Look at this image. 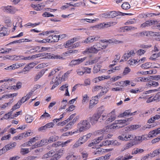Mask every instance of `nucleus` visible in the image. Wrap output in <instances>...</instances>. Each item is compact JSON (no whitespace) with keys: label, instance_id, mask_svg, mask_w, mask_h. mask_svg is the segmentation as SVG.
<instances>
[{"label":"nucleus","instance_id":"nucleus-1","mask_svg":"<svg viewBox=\"0 0 160 160\" xmlns=\"http://www.w3.org/2000/svg\"><path fill=\"white\" fill-rule=\"evenodd\" d=\"M148 137L147 135L135 136L132 134H124L119 136L118 138L120 140L125 141L134 140L138 142H141L143 140H147Z\"/></svg>","mask_w":160,"mask_h":160},{"label":"nucleus","instance_id":"nucleus-2","mask_svg":"<svg viewBox=\"0 0 160 160\" xmlns=\"http://www.w3.org/2000/svg\"><path fill=\"white\" fill-rule=\"evenodd\" d=\"M78 129L75 132H71V135L78 133L88 130L91 127L89 122L86 120L81 121L77 126Z\"/></svg>","mask_w":160,"mask_h":160},{"label":"nucleus","instance_id":"nucleus-3","mask_svg":"<svg viewBox=\"0 0 160 160\" xmlns=\"http://www.w3.org/2000/svg\"><path fill=\"white\" fill-rule=\"evenodd\" d=\"M101 90H102L101 92L100 93H99L97 95L94 97H92V100H90L89 108H90L92 106L97 104L98 101V97H100L102 95H104L105 93H106L108 91V89L107 88L105 87H102V88Z\"/></svg>","mask_w":160,"mask_h":160},{"label":"nucleus","instance_id":"nucleus-4","mask_svg":"<svg viewBox=\"0 0 160 160\" xmlns=\"http://www.w3.org/2000/svg\"><path fill=\"white\" fill-rule=\"evenodd\" d=\"M100 37L97 35L90 36L88 37L85 40L82 42V43L88 44L93 42L94 41L98 40Z\"/></svg>","mask_w":160,"mask_h":160},{"label":"nucleus","instance_id":"nucleus-5","mask_svg":"<svg viewBox=\"0 0 160 160\" xmlns=\"http://www.w3.org/2000/svg\"><path fill=\"white\" fill-rule=\"evenodd\" d=\"M1 8L4 12L11 14L15 13L17 11V9L15 7L11 6L2 7Z\"/></svg>","mask_w":160,"mask_h":160},{"label":"nucleus","instance_id":"nucleus-6","mask_svg":"<svg viewBox=\"0 0 160 160\" xmlns=\"http://www.w3.org/2000/svg\"><path fill=\"white\" fill-rule=\"evenodd\" d=\"M37 57H40L41 56H45L43 57V58L45 59H57L58 58V55H55L54 54H51L50 53H47L46 54L45 53H39L37 55Z\"/></svg>","mask_w":160,"mask_h":160},{"label":"nucleus","instance_id":"nucleus-7","mask_svg":"<svg viewBox=\"0 0 160 160\" xmlns=\"http://www.w3.org/2000/svg\"><path fill=\"white\" fill-rule=\"evenodd\" d=\"M63 154V148H61L57 151L54 154V155L50 158V160H58Z\"/></svg>","mask_w":160,"mask_h":160},{"label":"nucleus","instance_id":"nucleus-8","mask_svg":"<svg viewBox=\"0 0 160 160\" xmlns=\"http://www.w3.org/2000/svg\"><path fill=\"white\" fill-rule=\"evenodd\" d=\"M86 57H84L77 59L72 60L69 63V66L71 67H73L75 65H78L84 61L86 59Z\"/></svg>","mask_w":160,"mask_h":160},{"label":"nucleus","instance_id":"nucleus-9","mask_svg":"<svg viewBox=\"0 0 160 160\" xmlns=\"http://www.w3.org/2000/svg\"><path fill=\"white\" fill-rule=\"evenodd\" d=\"M100 115L98 113L94 114L92 117L89 118V120L92 125L95 124L100 118Z\"/></svg>","mask_w":160,"mask_h":160},{"label":"nucleus","instance_id":"nucleus-10","mask_svg":"<svg viewBox=\"0 0 160 160\" xmlns=\"http://www.w3.org/2000/svg\"><path fill=\"white\" fill-rule=\"evenodd\" d=\"M112 18H113L118 16H124L125 15H131V13H122L119 11H111Z\"/></svg>","mask_w":160,"mask_h":160},{"label":"nucleus","instance_id":"nucleus-11","mask_svg":"<svg viewBox=\"0 0 160 160\" xmlns=\"http://www.w3.org/2000/svg\"><path fill=\"white\" fill-rule=\"evenodd\" d=\"M70 142V140H68L64 142H57L53 143L52 145V147H57L59 146H61L63 147L65 146L66 144L69 143Z\"/></svg>","mask_w":160,"mask_h":160},{"label":"nucleus","instance_id":"nucleus-12","mask_svg":"<svg viewBox=\"0 0 160 160\" xmlns=\"http://www.w3.org/2000/svg\"><path fill=\"white\" fill-rule=\"evenodd\" d=\"M134 54L135 53L133 50L128 51L127 53H125L123 56L124 60L125 61H127L129 57L133 56Z\"/></svg>","mask_w":160,"mask_h":160},{"label":"nucleus","instance_id":"nucleus-13","mask_svg":"<svg viewBox=\"0 0 160 160\" xmlns=\"http://www.w3.org/2000/svg\"><path fill=\"white\" fill-rule=\"evenodd\" d=\"M154 21L152 20L147 21L144 23L142 24L140 27L142 28L149 27L154 24Z\"/></svg>","mask_w":160,"mask_h":160},{"label":"nucleus","instance_id":"nucleus-14","mask_svg":"<svg viewBox=\"0 0 160 160\" xmlns=\"http://www.w3.org/2000/svg\"><path fill=\"white\" fill-rule=\"evenodd\" d=\"M45 70L44 69L42 70L39 72L35 76L34 78V81H36L40 78L45 73Z\"/></svg>","mask_w":160,"mask_h":160},{"label":"nucleus","instance_id":"nucleus-15","mask_svg":"<svg viewBox=\"0 0 160 160\" xmlns=\"http://www.w3.org/2000/svg\"><path fill=\"white\" fill-rule=\"evenodd\" d=\"M31 6L37 11H40L42 10L44 7V5L42 3L36 5L32 4L31 5Z\"/></svg>","mask_w":160,"mask_h":160},{"label":"nucleus","instance_id":"nucleus-16","mask_svg":"<svg viewBox=\"0 0 160 160\" xmlns=\"http://www.w3.org/2000/svg\"><path fill=\"white\" fill-rule=\"evenodd\" d=\"M92 134L90 133H89L88 134H87L86 135H84L81 138H79V140L82 142V143H83L85 142L88 139H89L90 137H91Z\"/></svg>","mask_w":160,"mask_h":160},{"label":"nucleus","instance_id":"nucleus-17","mask_svg":"<svg viewBox=\"0 0 160 160\" xmlns=\"http://www.w3.org/2000/svg\"><path fill=\"white\" fill-rule=\"evenodd\" d=\"M116 123L118 124V127L119 128H122L123 127L128 125V123H126L125 122H124V120H117L115 121Z\"/></svg>","mask_w":160,"mask_h":160},{"label":"nucleus","instance_id":"nucleus-18","mask_svg":"<svg viewBox=\"0 0 160 160\" xmlns=\"http://www.w3.org/2000/svg\"><path fill=\"white\" fill-rule=\"evenodd\" d=\"M33 91H32L28 92L26 96L23 97L21 100H22V102L23 103H24L25 102L28 100L31 97V96L33 94Z\"/></svg>","mask_w":160,"mask_h":160},{"label":"nucleus","instance_id":"nucleus-19","mask_svg":"<svg viewBox=\"0 0 160 160\" xmlns=\"http://www.w3.org/2000/svg\"><path fill=\"white\" fill-rule=\"evenodd\" d=\"M22 100H21L18 101L16 104L13 106L12 108L11 109L10 111L12 112L14 110L19 108H20V106L22 104V103H23V102H22Z\"/></svg>","mask_w":160,"mask_h":160},{"label":"nucleus","instance_id":"nucleus-20","mask_svg":"<svg viewBox=\"0 0 160 160\" xmlns=\"http://www.w3.org/2000/svg\"><path fill=\"white\" fill-rule=\"evenodd\" d=\"M158 82L154 81H150L147 84L148 87H151V86L155 87L158 86Z\"/></svg>","mask_w":160,"mask_h":160},{"label":"nucleus","instance_id":"nucleus-21","mask_svg":"<svg viewBox=\"0 0 160 160\" xmlns=\"http://www.w3.org/2000/svg\"><path fill=\"white\" fill-rule=\"evenodd\" d=\"M112 136V134H108L107 133L103 134V135L99 137V139L101 141L103 139H107L108 138H111V137Z\"/></svg>","mask_w":160,"mask_h":160},{"label":"nucleus","instance_id":"nucleus-22","mask_svg":"<svg viewBox=\"0 0 160 160\" xmlns=\"http://www.w3.org/2000/svg\"><path fill=\"white\" fill-rule=\"evenodd\" d=\"M144 151V150L142 149L136 148H134L132 151V154H140L142 153Z\"/></svg>","mask_w":160,"mask_h":160},{"label":"nucleus","instance_id":"nucleus-23","mask_svg":"<svg viewBox=\"0 0 160 160\" xmlns=\"http://www.w3.org/2000/svg\"><path fill=\"white\" fill-rule=\"evenodd\" d=\"M131 112V109L126 110L124 112L121 113L119 115V116L121 117H123L124 116H129V115L130 116Z\"/></svg>","mask_w":160,"mask_h":160},{"label":"nucleus","instance_id":"nucleus-24","mask_svg":"<svg viewBox=\"0 0 160 160\" xmlns=\"http://www.w3.org/2000/svg\"><path fill=\"white\" fill-rule=\"evenodd\" d=\"M152 33V31H143L140 32V38L145 36H150V35Z\"/></svg>","mask_w":160,"mask_h":160},{"label":"nucleus","instance_id":"nucleus-25","mask_svg":"<svg viewBox=\"0 0 160 160\" xmlns=\"http://www.w3.org/2000/svg\"><path fill=\"white\" fill-rule=\"evenodd\" d=\"M48 141H49V139H44L41 140L40 142H39V146H41L50 143Z\"/></svg>","mask_w":160,"mask_h":160},{"label":"nucleus","instance_id":"nucleus-26","mask_svg":"<svg viewBox=\"0 0 160 160\" xmlns=\"http://www.w3.org/2000/svg\"><path fill=\"white\" fill-rule=\"evenodd\" d=\"M60 79L59 78H58L57 77H56V79H55L54 80L55 83L52 86V87L51 89H53L57 86H58L59 85V83H60Z\"/></svg>","mask_w":160,"mask_h":160},{"label":"nucleus","instance_id":"nucleus-27","mask_svg":"<svg viewBox=\"0 0 160 160\" xmlns=\"http://www.w3.org/2000/svg\"><path fill=\"white\" fill-rule=\"evenodd\" d=\"M34 118L33 116L27 114L25 116V120L27 123H31L33 120Z\"/></svg>","mask_w":160,"mask_h":160},{"label":"nucleus","instance_id":"nucleus-28","mask_svg":"<svg viewBox=\"0 0 160 160\" xmlns=\"http://www.w3.org/2000/svg\"><path fill=\"white\" fill-rule=\"evenodd\" d=\"M135 28L131 26H127L124 27H122L120 28L121 30L124 32L125 31H129L132 29H134Z\"/></svg>","mask_w":160,"mask_h":160},{"label":"nucleus","instance_id":"nucleus-29","mask_svg":"<svg viewBox=\"0 0 160 160\" xmlns=\"http://www.w3.org/2000/svg\"><path fill=\"white\" fill-rule=\"evenodd\" d=\"M40 48V46H37L35 47L34 48L31 49L29 50H28L25 52L26 53H28L29 54H31L37 51L38 49H39Z\"/></svg>","mask_w":160,"mask_h":160},{"label":"nucleus","instance_id":"nucleus-30","mask_svg":"<svg viewBox=\"0 0 160 160\" xmlns=\"http://www.w3.org/2000/svg\"><path fill=\"white\" fill-rule=\"evenodd\" d=\"M24 134H25V132L20 133L18 135L14 137L13 139V140H21L24 138Z\"/></svg>","mask_w":160,"mask_h":160},{"label":"nucleus","instance_id":"nucleus-31","mask_svg":"<svg viewBox=\"0 0 160 160\" xmlns=\"http://www.w3.org/2000/svg\"><path fill=\"white\" fill-rule=\"evenodd\" d=\"M122 8L124 10L128 9L130 8V6L128 2H125L122 5Z\"/></svg>","mask_w":160,"mask_h":160},{"label":"nucleus","instance_id":"nucleus-32","mask_svg":"<svg viewBox=\"0 0 160 160\" xmlns=\"http://www.w3.org/2000/svg\"><path fill=\"white\" fill-rule=\"evenodd\" d=\"M111 129H110V125H109L104 128L102 129L101 130V132H102V133L105 134L109 131H110V130Z\"/></svg>","mask_w":160,"mask_h":160},{"label":"nucleus","instance_id":"nucleus-33","mask_svg":"<svg viewBox=\"0 0 160 160\" xmlns=\"http://www.w3.org/2000/svg\"><path fill=\"white\" fill-rule=\"evenodd\" d=\"M58 137L56 135H54L51 136L49 138L48 142L49 143H51L53 142H55L58 140Z\"/></svg>","mask_w":160,"mask_h":160},{"label":"nucleus","instance_id":"nucleus-34","mask_svg":"<svg viewBox=\"0 0 160 160\" xmlns=\"http://www.w3.org/2000/svg\"><path fill=\"white\" fill-rule=\"evenodd\" d=\"M100 142V140L99 137L93 140V142L89 144L88 146L89 147H92L94 145V144H96Z\"/></svg>","mask_w":160,"mask_h":160},{"label":"nucleus","instance_id":"nucleus-35","mask_svg":"<svg viewBox=\"0 0 160 160\" xmlns=\"http://www.w3.org/2000/svg\"><path fill=\"white\" fill-rule=\"evenodd\" d=\"M111 144V140H104L103 141L102 143H101L99 146L101 147L102 146H108Z\"/></svg>","mask_w":160,"mask_h":160},{"label":"nucleus","instance_id":"nucleus-36","mask_svg":"<svg viewBox=\"0 0 160 160\" xmlns=\"http://www.w3.org/2000/svg\"><path fill=\"white\" fill-rule=\"evenodd\" d=\"M152 63L150 62H147L144 64H142L141 67L142 68L147 69L151 66Z\"/></svg>","mask_w":160,"mask_h":160},{"label":"nucleus","instance_id":"nucleus-37","mask_svg":"<svg viewBox=\"0 0 160 160\" xmlns=\"http://www.w3.org/2000/svg\"><path fill=\"white\" fill-rule=\"evenodd\" d=\"M20 57H21L19 56L12 55V56H8L6 58L11 60H17L19 59Z\"/></svg>","mask_w":160,"mask_h":160},{"label":"nucleus","instance_id":"nucleus-38","mask_svg":"<svg viewBox=\"0 0 160 160\" xmlns=\"http://www.w3.org/2000/svg\"><path fill=\"white\" fill-rule=\"evenodd\" d=\"M153 99L154 101L156 102H159L160 101V92H158L153 97Z\"/></svg>","mask_w":160,"mask_h":160},{"label":"nucleus","instance_id":"nucleus-39","mask_svg":"<svg viewBox=\"0 0 160 160\" xmlns=\"http://www.w3.org/2000/svg\"><path fill=\"white\" fill-rule=\"evenodd\" d=\"M132 156L130 155L128 153L126 154L122 158V160H128L132 158Z\"/></svg>","mask_w":160,"mask_h":160},{"label":"nucleus","instance_id":"nucleus-40","mask_svg":"<svg viewBox=\"0 0 160 160\" xmlns=\"http://www.w3.org/2000/svg\"><path fill=\"white\" fill-rule=\"evenodd\" d=\"M102 17L105 18H112L111 11L108 12L104 13Z\"/></svg>","mask_w":160,"mask_h":160},{"label":"nucleus","instance_id":"nucleus-41","mask_svg":"<svg viewBox=\"0 0 160 160\" xmlns=\"http://www.w3.org/2000/svg\"><path fill=\"white\" fill-rule=\"evenodd\" d=\"M110 118H108L107 119L106 121V123H109L113 121H114L115 118V116L114 115H110Z\"/></svg>","mask_w":160,"mask_h":160},{"label":"nucleus","instance_id":"nucleus-42","mask_svg":"<svg viewBox=\"0 0 160 160\" xmlns=\"http://www.w3.org/2000/svg\"><path fill=\"white\" fill-rule=\"evenodd\" d=\"M120 66L115 67L114 68H112L110 70H108V72H108L109 74H110L112 72H116V71L119 70L120 69Z\"/></svg>","mask_w":160,"mask_h":160},{"label":"nucleus","instance_id":"nucleus-43","mask_svg":"<svg viewBox=\"0 0 160 160\" xmlns=\"http://www.w3.org/2000/svg\"><path fill=\"white\" fill-rule=\"evenodd\" d=\"M76 72L77 74L79 75H82L84 73L83 67H81L80 68L77 69L76 71Z\"/></svg>","mask_w":160,"mask_h":160},{"label":"nucleus","instance_id":"nucleus-44","mask_svg":"<svg viewBox=\"0 0 160 160\" xmlns=\"http://www.w3.org/2000/svg\"><path fill=\"white\" fill-rule=\"evenodd\" d=\"M111 144L110 145L113 146H118L121 144V143L116 140H111Z\"/></svg>","mask_w":160,"mask_h":160},{"label":"nucleus","instance_id":"nucleus-45","mask_svg":"<svg viewBox=\"0 0 160 160\" xmlns=\"http://www.w3.org/2000/svg\"><path fill=\"white\" fill-rule=\"evenodd\" d=\"M156 130L150 131L148 135V138L150 137H152L153 136H155L157 135L156 134Z\"/></svg>","mask_w":160,"mask_h":160},{"label":"nucleus","instance_id":"nucleus-46","mask_svg":"<svg viewBox=\"0 0 160 160\" xmlns=\"http://www.w3.org/2000/svg\"><path fill=\"white\" fill-rule=\"evenodd\" d=\"M117 23V22L115 21L114 22H107L106 23L104 24L105 26H106V27H110L111 26H112L114 25H115Z\"/></svg>","mask_w":160,"mask_h":160},{"label":"nucleus","instance_id":"nucleus-47","mask_svg":"<svg viewBox=\"0 0 160 160\" xmlns=\"http://www.w3.org/2000/svg\"><path fill=\"white\" fill-rule=\"evenodd\" d=\"M21 153L23 155L28 153L29 151L28 148H22L20 150Z\"/></svg>","mask_w":160,"mask_h":160},{"label":"nucleus","instance_id":"nucleus-48","mask_svg":"<svg viewBox=\"0 0 160 160\" xmlns=\"http://www.w3.org/2000/svg\"><path fill=\"white\" fill-rule=\"evenodd\" d=\"M94 47H95L97 48V50L98 52L102 50V46L101 45V43L100 42L96 43L94 45Z\"/></svg>","mask_w":160,"mask_h":160},{"label":"nucleus","instance_id":"nucleus-49","mask_svg":"<svg viewBox=\"0 0 160 160\" xmlns=\"http://www.w3.org/2000/svg\"><path fill=\"white\" fill-rule=\"evenodd\" d=\"M80 140H79L77 141L73 145V148H77L82 144V142L80 141Z\"/></svg>","mask_w":160,"mask_h":160},{"label":"nucleus","instance_id":"nucleus-50","mask_svg":"<svg viewBox=\"0 0 160 160\" xmlns=\"http://www.w3.org/2000/svg\"><path fill=\"white\" fill-rule=\"evenodd\" d=\"M91 53H97L98 51L95 47H94V45L90 47Z\"/></svg>","mask_w":160,"mask_h":160},{"label":"nucleus","instance_id":"nucleus-51","mask_svg":"<svg viewBox=\"0 0 160 160\" xmlns=\"http://www.w3.org/2000/svg\"><path fill=\"white\" fill-rule=\"evenodd\" d=\"M151 77L152 80L158 81L160 80V75L151 76Z\"/></svg>","mask_w":160,"mask_h":160},{"label":"nucleus","instance_id":"nucleus-52","mask_svg":"<svg viewBox=\"0 0 160 160\" xmlns=\"http://www.w3.org/2000/svg\"><path fill=\"white\" fill-rule=\"evenodd\" d=\"M100 65H96L94 66L93 68V73H96L98 72L99 71H100Z\"/></svg>","mask_w":160,"mask_h":160},{"label":"nucleus","instance_id":"nucleus-53","mask_svg":"<svg viewBox=\"0 0 160 160\" xmlns=\"http://www.w3.org/2000/svg\"><path fill=\"white\" fill-rule=\"evenodd\" d=\"M110 129H117L119 128L118 124L115 122V123L113 124L110 125Z\"/></svg>","mask_w":160,"mask_h":160},{"label":"nucleus","instance_id":"nucleus-54","mask_svg":"<svg viewBox=\"0 0 160 160\" xmlns=\"http://www.w3.org/2000/svg\"><path fill=\"white\" fill-rule=\"evenodd\" d=\"M138 62L137 60L135 59L129 60L128 61V63L130 65H133Z\"/></svg>","mask_w":160,"mask_h":160},{"label":"nucleus","instance_id":"nucleus-55","mask_svg":"<svg viewBox=\"0 0 160 160\" xmlns=\"http://www.w3.org/2000/svg\"><path fill=\"white\" fill-rule=\"evenodd\" d=\"M59 70L60 69L59 68H57L55 69L52 70V71L49 73L48 75V77H49L53 75L54 74H55L57 72L59 71Z\"/></svg>","mask_w":160,"mask_h":160},{"label":"nucleus","instance_id":"nucleus-56","mask_svg":"<svg viewBox=\"0 0 160 160\" xmlns=\"http://www.w3.org/2000/svg\"><path fill=\"white\" fill-rule=\"evenodd\" d=\"M131 71V69L128 67H126L124 68V70L123 72V74L124 75L127 74L129 72Z\"/></svg>","mask_w":160,"mask_h":160},{"label":"nucleus","instance_id":"nucleus-57","mask_svg":"<svg viewBox=\"0 0 160 160\" xmlns=\"http://www.w3.org/2000/svg\"><path fill=\"white\" fill-rule=\"evenodd\" d=\"M76 158V157L74 155H73L72 154H69L66 157V159L67 160H72L73 159H74L75 158Z\"/></svg>","mask_w":160,"mask_h":160},{"label":"nucleus","instance_id":"nucleus-58","mask_svg":"<svg viewBox=\"0 0 160 160\" xmlns=\"http://www.w3.org/2000/svg\"><path fill=\"white\" fill-rule=\"evenodd\" d=\"M102 88V87L100 86H96L93 87V89L92 90V91L93 92L97 91L100 90H101Z\"/></svg>","mask_w":160,"mask_h":160},{"label":"nucleus","instance_id":"nucleus-59","mask_svg":"<svg viewBox=\"0 0 160 160\" xmlns=\"http://www.w3.org/2000/svg\"><path fill=\"white\" fill-rule=\"evenodd\" d=\"M115 56L116 58H115L114 60L112 61V63L114 62L113 64H112V66H114L116 65L115 63L117 62V61H118L120 57L119 54L116 55Z\"/></svg>","mask_w":160,"mask_h":160},{"label":"nucleus","instance_id":"nucleus-60","mask_svg":"<svg viewBox=\"0 0 160 160\" xmlns=\"http://www.w3.org/2000/svg\"><path fill=\"white\" fill-rule=\"evenodd\" d=\"M38 137H35L30 139L29 141L28 142V143H30V144H32V143L35 142L37 140H38Z\"/></svg>","mask_w":160,"mask_h":160},{"label":"nucleus","instance_id":"nucleus-61","mask_svg":"<svg viewBox=\"0 0 160 160\" xmlns=\"http://www.w3.org/2000/svg\"><path fill=\"white\" fill-rule=\"evenodd\" d=\"M52 39L53 42H57L59 40V37L57 35H52Z\"/></svg>","mask_w":160,"mask_h":160},{"label":"nucleus","instance_id":"nucleus-62","mask_svg":"<svg viewBox=\"0 0 160 160\" xmlns=\"http://www.w3.org/2000/svg\"><path fill=\"white\" fill-rule=\"evenodd\" d=\"M148 79L147 78L142 77H138L137 78V81L138 82H146L147 81Z\"/></svg>","mask_w":160,"mask_h":160},{"label":"nucleus","instance_id":"nucleus-63","mask_svg":"<svg viewBox=\"0 0 160 160\" xmlns=\"http://www.w3.org/2000/svg\"><path fill=\"white\" fill-rule=\"evenodd\" d=\"M157 53L153 54L151 57L149 58V59L154 61L156 60V58H158V56H157Z\"/></svg>","mask_w":160,"mask_h":160},{"label":"nucleus","instance_id":"nucleus-64","mask_svg":"<svg viewBox=\"0 0 160 160\" xmlns=\"http://www.w3.org/2000/svg\"><path fill=\"white\" fill-rule=\"evenodd\" d=\"M12 112H11V111H10V112H8V113L5 114L4 115V116L3 117V118L5 119H6L9 118H10L11 115L12 114Z\"/></svg>","mask_w":160,"mask_h":160}]
</instances>
